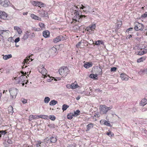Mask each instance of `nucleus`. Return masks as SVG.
<instances>
[{"instance_id":"55","label":"nucleus","mask_w":147,"mask_h":147,"mask_svg":"<svg viewBox=\"0 0 147 147\" xmlns=\"http://www.w3.org/2000/svg\"><path fill=\"white\" fill-rule=\"evenodd\" d=\"M143 55L142 51H140L138 54V55Z\"/></svg>"},{"instance_id":"18","label":"nucleus","mask_w":147,"mask_h":147,"mask_svg":"<svg viewBox=\"0 0 147 147\" xmlns=\"http://www.w3.org/2000/svg\"><path fill=\"white\" fill-rule=\"evenodd\" d=\"M14 29L16 30L19 34H20L22 33V30L18 26H14Z\"/></svg>"},{"instance_id":"13","label":"nucleus","mask_w":147,"mask_h":147,"mask_svg":"<svg viewBox=\"0 0 147 147\" xmlns=\"http://www.w3.org/2000/svg\"><path fill=\"white\" fill-rule=\"evenodd\" d=\"M120 77L123 80H127L128 78L127 76L124 74H121L120 75Z\"/></svg>"},{"instance_id":"21","label":"nucleus","mask_w":147,"mask_h":147,"mask_svg":"<svg viewBox=\"0 0 147 147\" xmlns=\"http://www.w3.org/2000/svg\"><path fill=\"white\" fill-rule=\"evenodd\" d=\"M31 17L32 19H34L35 20H41L40 18H39L38 17L33 14H32L31 15Z\"/></svg>"},{"instance_id":"62","label":"nucleus","mask_w":147,"mask_h":147,"mask_svg":"<svg viewBox=\"0 0 147 147\" xmlns=\"http://www.w3.org/2000/svg\"><path fill=\"white\" fill-rule=\"evenodd\" d=\"M51 80L50 79V78H49L48 79H47V81L48 82H51V80Z\"/></svg>"},{"instance_id":"16","label":"nucleus","mask_w":147,"mask_h":147,"mask_svg":"<svg viewBox=\"0 0 147 147\" xmlns=\"http://www.w3.org/2000/svg\"><path fill=\"white\" fill-rule=\"evenodd\" d=\"M49 34L50 32L47 30L44 31L43 32V35L45 38L48 37Z\"/></svg>"},{"instance_id":"45","label":"nucleus","mask_w":147,"mask_h":147,"mask_svg":"<svg viewBox=\"0 0 147 147\" xmlns=\"http://www.w3.org/2000/svg\"><path fill=\"white\" fill-rule=\"evenodd\" d=\"M23 104H25L27 102V100L24 98H22L21 100Z\"/></svg>"},{"instance_id":"3","label":"nucleus","mask_w":147,"mask_h":147,"mask_svg":"<svg viewBox=\"0 0 147 147\" xmlns=\"http://www.w3.org/2000/svg\"><path fill=\"white\" fill-rule=\"evenodd\" d=\"M25 77L24 76L22 75L20 77L17 78V77H15L13 79L15 80V83L16 84H22V82L25 81Z\"/></svg>"},{"instance_id":"20","label":"nucleus","mask_w":147,"mask_h":147,"mask_svg":"<svg viewBox=\"0 0 147 147\" xmlns=\"http://www.w3.org/2000/svg\"><path fill=\"white\" fill-rule=\"evenodd\" d=\"M92 64L91 63L87 62L86 63V64H85L84 66L86 68H88L90 67H92Z\"/></svg>"},{"instance_id":"30","label":"nucleus","mask_w":147,"mask_h":147,"mask_svg":"<svg viewBox=\"0 0 147 147\" xmlns=\"http://www.w3.org/2000/svg\"><path fill=\"white\" fill-rule=\"evenodd\" d=\"M39 118H42L44 119H47L49 118V117L47 115H38Z\"/></svg>"},{"instance_id":"19","label":"nucleus","mask_w":147,"mask_h":147,"mask_svg":"<svg viewBox=\"0 0 147 147\" xmlns=\"http://www.w3.org/2000/svg\"><path fill=\"white\" fill-rule=\"evenodd\" d=\"M94 124L92 123H90L86 126L87 130L86 131H89L90 129L92 128L93 127Z\"/></svg>"},{"instance_id":"15","label":"nucleus","mask_w":147,"mask_h":147,"mask_svg":"<svg viewBox=\"0 0 147 147\" xmlns=\"http://www.w3.org/2000/svg\"><path fill=\"white\" fill-rule=\"evenodd\" d=\"M59 74L63 77L64 76V68H61L59 69Z\"/></svg>"},{"instance_id":"24","label":"nucleus","mask_w":147,"mask_h":147,"mask_svg":"<svg viewBox=\"0 0 147 147\" xmlns=\"http://www.w3.org/2000/svg\"><path fill=\"white\" fill-rule=\"evenodd\" d=\"M4 3L3 4V5L4 7H7L8 6L9 4V2L8 0H6L4 1Z\"/></svg>"},{"instance_id":"6","label":"nucleus","mask_w":147,"mask_h":147,"mask_svg":"<svg viewBox=\"0 0 147 147\" xmlns=\"http://www.w3.org/2000/svg\"><path fill=\"white\" fill-rule=\"evenodd\" d=\"M57 49L54 47H53L49 50V53L53 56H55L57 54Z\"/></svg>"},{"instance_id":"49","label":"nucleus","mask_w":147,"mask_h":147,"mask_svg":"<svg viewBox=\"0 0 147 147\" xmlns=\"http://www.w3.org/2000/svg\"><path fill=\"white\" fill-rule=\"evenodd\" d=\"M13 141L11 140V139H8L7 140V142L9 144H11L12 143Z\"/></svg>"},{"instance_id":"2","label":"nucleus","mask_w":147,"mask_h":147,"mask_svg":"<svg viewBox=\"0 0 147 147\" xmlns=\"http://www.w3.org/2000/svg\"><path fill=\"white\" fill-rule=\"evenodd\" d=\"M112 108L111 107H107L105 105H101L100 106V113L102 114H105Z\"/></svg>"},{"instance_id":"64","label":"nucleus","mask_w":147,"mask_h":147,"mask_svg":"<svg viewBox=\"0 0 147 147\" xmlns=\"http://www.w3.org/2000/svg\"><path fill=\"white\" fill-rule=\"evenodd\" d=\"M67 147H74V146L73 145L71 144L70 145H69L68 146H67Z\"/></svg>"},{"instance_id":"10","label":"nucleus","mask_w":147,"mask_h":147,"mask_svg":"<svg viewBox=\"0 0 147 147\" xmlns=\"http://www.w3.org/2000/svg\"><path fill=\"white\" fill-rule=\"evenodd\" d=\"M30 33V31H27L24 35L23 38H22V40H26L28 38L29 36V33Z\"/></svg>"},{"instance_id":"23","label":"nucleus","mask_w":147,"mask_h":147,"mask_svg":"<svg viewBox=\"0 0 147 147\" xmlns=\"http://www.w3.org/2000/svg\"><path fill=\"white\" fill-rule=\"evenodd\" d=\"M37 5L39 7H43L45 6V4L41 2H39L36 4V5Z\"/></svg>"},{"instance_id":"39","label":"nucleus","mask_w":147,"mask_h":147,"mask_svg":"<svg viewBox=\"0 0 147 147\" xmlns=\"http://www.w3.org/2000/svg\"><path fill=\"white\" fill-rule=\"evenodd\" d=\"M6 132L5 131H0V136L1 137L2 135H4L5 134H6Z\"/></svg>"},{"instance_id":"59","label":"nucleus","mask_w":147,"mask_h":147,"mask_svg":"<svg viewBox=\"0 0 147 147\" xmlns=\"http://www.w3.org/2000/svg\"><path fill=\"white\" fill-rule=\"evenodd\" d=\"M21 73L22 74L24 75V76H25L26 75V72L25 73H24L23 71H21Z\"/></svg>"},{"instance_id":"17","label":"nucleus","mask_w":147,"mask_h":147,"mask_svg":"<svg viewBox=\"0 0 147 147\" xmlns=\"http://www.w3.org/2000/svg\"><path fill=\"white\" fill-rule=\"evenodd\" d=\"M102 70L100 67L97 68L96 69V73L98 74L101 75L102 74Z\"/></svg>"},{"instance_id":"1","label":"nucleus","mask_w":147,"mask_h":147,"mask_svg":"<svg viewBox=\"0 0 147 147\" xmlns=\"http://www.w3.org/2000/svg\"><path fill=\"white\" fill-rule=\"evenodd\" d=\"M73 14H74V16L73 18V22H71V23H72V22H74L75 23L76 22H79L81 18L82 19L83 17H86L84 15H81L79 11L76 10L74 11L73 13L72 14V15Z\"/></svg>"},{"instance_id":"27","label":"nucleus","mask_w":147,"mask_h":147,"mask_svg":"<svg viewBox=\"0 0 147 147\" xmlns=\"http://www.w3.org/2000/svg\"><path fill=\"white\" fill-rule=\"evenodd\" d=\"M146 59L145 57H142L137 60V62L138 63H140L141 62L145 60Z\"/></svg>"},{"instance_id":"29","label":"nucleus","mask_w":147,"mask_h":147,"mask_svg":"<svg viewBox=\"0 0 147 147\" xmlns=\"http://www.w3.org/2000/svg\"><path fill=\"white\" fill-rule=\"evenodd\" d=\"M8 111L9 113H11V114H12L13 112V108L10 105L9 107Z\"/></svg>"},{"instance_id":"33","label":"nucleus","mask_w":147,"mask_h":147,"mask_svg":"<svg viewBox=\"0 0 147 147\" xmlns=\"http://www.w3.org/2000/svg\"><path fill=\"white\" fill-rule=\"evenodd\" d=\"M50 141L52 143H55L57 141L56 139L55 138H54V137H52L51 138H50Z\"/></svg>"},{"instance_id":"52","label":"nucleus","mask_w":147,"mask_h":147,"mask_svg":"<svg viewBox=\"0 0 147 147\" xmlns=\"http://www.w3.org/2000/svg\"><path fill=\"white\" fill-rule=\"evenodd\" d=\"M65 71H66V73H67V74L69 72V70L68 68L67 67H65Z\"/></svg>"},{"instance_id":"4","label":"nucleus","mask_w":147,"mask_h":147,"mask_svg":"<svg viewBox=\"0 0 147 147\" xmlns=\"http://www.w3.org/2000/svg\"><path fill=\"white\" fill-rule=\"evenodd\" d=\"M9 92L11 96V98H15L18 92L17 89L15 88H12L9 90Z\"/></svg>"},{"instance_id":"40","label":"nucleus","mask_w":147,"mask_h":147,"mask_svg":"<svg viewBox=\"0 0 147 147\" xmlns=\"http://www.w3.org/2000/svg\"><path fill=\"white\" fill-rule=\"evenodd\" d=\"M39 26L42 29L44 28V24L43 23H40L39 24Z\"/></svg>"},{"instance_id":"36","label":"nucleus","mask_w":147,"mask_h":147,"mask_svg":"<svg viewBox=\"0 0 147 147\" xmlns=\"http://www.w3.org/2000/svg\"><path fill=\"white\" fill-rule=\"evenodd\" d=\"M103 42L102 40H99L96 41L95 43V44L96 45H98L100 44H102Z\"/></svg>"},{"instance_id":"14","label":"nucleus","mask_w":147,"mask_h":147,"mask_svg":"<svg viewBox=\"0 0 147 147\" xmlns=\"http://www.w3.org/2000/svg\"><path fill=\"white\" fill-rule=\"evenodd\" d=\"M39 118V117L38 116H34L33 115H31L29 116V117L28 120L30 121H31L32 119H36Z\"/></svg>"},{"instance_id":"42","label":"nucleus","mask_w":147,"mask_h":147,"mask_svg":"<svg viewBox=\"0 0 147 147\" xmlns=\"http://www.w3.org/2000/svg\"><path fill=\"white\" fill-rule=\"evenodd\" d=\"M107 135L109 136H114V134L112 132H107Z\"/></svg>"},{"instance_id":"11","label":"nucleus","mask_w":147,"mask_h":147,"mask_svg":"<svg viewBox=\"0 0 147 147\" xmlns=\"http://www.w3.org/2000/svg\"><path fill=\"white\" fill-rule=\"evenodd\" d=\"M147 104V98H145L141 100L140 102V104L141 106H144Z\"/></svg>"},{"instance_id":"61","label":"nucleus","mask_w":147,"mask_h":147,"mask_svg":"<svg viewBox=\"0 0 147 147\" xmlns=\"http://www.w3.org/2000/svg\"><path fill=\"white\" fill-rule=\"evenodd\" d=\"M41 144V142H40V143H38V144H36V146L37 147H38L39 146H40V144Z\"/></svg>"},{"instance_id":"54","label":"nucleus","mask_w":147,"mask_h":147,"mask_svg":"<svg viewBox=\"0 0 147 147\" xmlns=\"http://www.w3.org/2000/svg\"><path fill=\"white\" fill-rule=\"evenodd\" d=\"M71 84L70 85V84H68L66 85L67 87L69 88H71Z\"/></svg>"},{"instance_id":"43","label":"nucleus","mask_w":147,"mask_h":147,"mask_svg":"<svg viewBox=\"0 0 147 147\" xmlns=\"http://www.w3.org/2000/svg\"><path fill=\"white\" fill-rule=\"evenodd\" d=\"M29 59L28 58H26L25 59L24 61V63L25 64V63H26L27 64V62L29 61Z\"/></svg>"},{"instance_id":"32","label":"nucleus","mask_w":147,"mask_h":147,"mask_svg":"<svg viewBox=\"0 0 147 147\" xmlns=\"http://www.w3.org/2000/svg\"><path fill=\"white\" fill-rule=\"evenodd\" d=\"M71 87L72 89H75L78 87V86L77 84H74V83H72L71 84Z\"/></svg>"},{"instance_id":"9","label":"nucleus","mask_w":147,"mask_h":147,"mask_svg":"<svg viewBox=\"0 0 147 147\" xmlns=\"http://www.w3.org/2000/svg\"><path fill=\"white\" fill-rule=\"evenodd\" d=\"M39 14L42 17H47L48 16V13L47 11H39Z\"/></svg>"},{"instance_id":"38","label":"nucleus","mask_w":147,"mask_h":147,"mask_svg":"<svg viewBox=\"0 0 147 147\" xmlns=\"http://www.w3.org/2000/svg\"><path fill=\"white\" fill-rule=\"evenodd\" d=\"M96 27V25L95 24H92L91 26H90V27L89 28V29L90 30H92V29H95V28Z\"/></svg>"},{"instance_id":"60","label":"nucleus","mask_w":147,"mask_h":147,"mask_svg":"<svg viewBox=\"0 0 147 147\" xmlns=\"http://www.w3.org/2000/svg\"><path fill=\"white\" fill-rule=\"evenodd\" d=\"M132 37V36L131 35H129L127 37V38H129V39L130 38Z\"/></svg>"},{"instance_id":"31","label":"nucleus","mask_w":147,"mask_h":147,"mask_svg":"<svg viewBox=\"0 0 147 147\" xmlns=\"http://www.w3.org/2000/svg\"><path fill=\"white\" fill-rule=\"evenodd\" d=\"M50 100V98L49 97H46L44 99V102L46 103H48Z\"/></svg>"},{"instance_id":"53","label":"nucleus","mask_w":147,"mask_h":147,"mask_svg":"<svg viewBox=\"0 0 147 147\" xmlns=\"http://www.w3.org/2000/svg\"><path fill=\"white\" fill-rule=\"evenodd\" d=\"M81 44V42H80L79 43H77V44L76 45V46L77 48H78L80 46V45Z\"/></svg>"},{"instance_id":"28","label":"nucleus","mask_w":147,"mask_h":147,"mask_svg":"<svg viewBox=\"0 0 147 147\" xmlns=\"http://www.w3.org/2000/svg\"><path fill=\"white\" fill-rule=\"evenodd\" d=\"M12 57L11 55L9 54L7 55H5L3 56V58L5 60H7L8 59L11 58Z\"/></svg>"},{"instance_id":"63","label":"nucleus","mask_w":147,"mask_h":147,"mask_svg":"<svg viewBox=\"0 0 147 147\" xmlns=\"http://www.w3.org/2000/svg\"><path fill=\"white\" fill-rule=\"evenodd\" d=\"M80 98V96H78L76 98V99L77 100H78Z\"/></svg>"},{"instance_id":"7","label":"nucleus","mask_w":147,"mask_h":147,"mask_svg":"<svg viewBox=\"0 0 147 147\" xmlns=\"http://www.w3.org/2000/svg\"><path fill=\"white\" fill-rule=\"evenodd\" d=\"M39 71L43 75L44 78L47 77V70L44 67H43L42 68L39 69Z\"/></svg>"},{"instance_id":"47","label":"nucleus","mask_w":147,"mask_h":147,"mask_svg":"<svg viewBox=\"0 0 147 147\" xmlns=\"http://www.w3.org/2000/svg\"><path fill=\"white\" fill-rule=\"evenodd\" d=\"M117 68L116 67H113L111 68V71H115L116 70Z\"/></svg>"},{"instance_id":"22","label":"nucleus","mask_w":147,"mask_h":147,"mask_svg":"<svg viewBox=\"0 0 147 147\" xmlns=\"http://www.w3.org/2000/svg\"><path fill=\"white\" fill-rule=\"evenodd\" d=\"M144 73L147 74V68L144 69H143L141 70L138 73L141 75H143L144 74Z\"/></svg>"},{"instance_id":"50","label":"nucleus","mask_w":147,"mask_h":147,"mask_svg":"<svg viewBox=\"0 0 147 147\" xmlns=\"http://www.w3.org/2000/svg\"><path fill=\"white\" fill-rule=\"evenodd\" d=\"M54 126L55 125H54V124H49L48 125V126L50 128H54Z\"/></svg>"},{"instance_id":"12","label":"nucleus","mask_w":147,"mask_h":147,"mask_svg":"<svg viewBox=\"0 0 147 147\" xmlns=\"http://www.w3.org/2000/svg\"><path fill=\"white\" fill-rule=\"evenodd\" d=\"M7 17V14L4 11L1 12V15L0 18L2 19H6Z\"/></svg>"},{"instance_id":"37","label":"nucleus","mask_w":147,"mask_h":147,"mask_svg":"<svg viewBox=\"0 0 147 147\" xmlns=\"http://www.w3.org/2000/svg\"><path fill=\"white\" fill-rule=\"evenodd\" d=\"M49 118L51 120L54 121L56 119V117L54 115H50L49 116Z\"/></svg>"},{"instance_id":"8","label":"nucleus","mask_w":147,"mask_h":147,"mask_svg":"<svg viewBox=\"0 0 147 147\" xmlns=\"http://www.w3.org/2000/svg\"><path fill=\"white\" fill-rule=\"evenodd\" d=\"M64 37L61 35L57 36L53 40V42L55 43H57L61 40H63Z\"/></svg>"},{"instance_id":"44","label":"nucleus","mask_w":147,"mask_h":147,"mask_svg":"<svg viewBox=\"0 0 147 147\" xmlns=\"http://www.w3.org/2000/svg\"><path fill=\"white\" fill-rule=\"evenodd\" d=\"M105 125H106L107 126H111V125L110 124V123L109 122H108V121H105Z\"/></svg>"},{"instance_id":"48","label":"nucleus","mask_w":147,"mask_h":147,"mask_svg":"<svg viewBox=\"0 0 147 147\" xmlns=\"http://www.w3.org/2000/svg\"><path fill=\"white\" fill-rule=\"evenodd\" d=\"M20 40V38L19 37H18L16 38L14 40V42L15 43H17Z\"/></svg>"},{"instance_id":"46","label":"nucleus","mask_w":147,"mask_h":147,"mask_svg":"<svg viewBox=\"0 0 147 147\" xmlns=\"http://www.w3.org/2000/svg\"><path fill=\"white\" fill-rule=\"evenodd\" d=\"M82 7L80 8V9H83V11L85 12H87V11H86V7L82 5Z\"/></svg>"},{"instance_id":"25","label":"nucleus","mask_w":147,"mask_h":147,"mask_svg":"<svg viewBox=\"0 0 147 147\" xmlns=\"http://www.w3.org/2000/svg\"><path fill=\"white\" fill-rule=\"evenodd\" d=\"M57 101L55 100H51L49 102L50 105H54L57 103Z\"/></svg>"},{"instance_id":"35","label":"nucleus","mask_w":147,"mask_h":147,"mask_svg":"<svg viewBox=\"0 0 147 147\" xmlns=\"http://www.w3.org/2000/svg\"><path fill=\"white\" fill-rule=\"evenodd\" d=\"M73 116H74V115L73 113H70L67 115V117L68 119H70L72 118Z\"/></svg>"},{"instance_id":"41","label":"nucleus","mask_w":147,"mask_h":147,"mask_svg":"<svg viewBox=\"0 0 147 147\" xmlns=\"http://www.w3.org/2000/svg\"><path fill=\"white\" fill-rule=\"evenodd\" d=\"M29 37L30 38H34L35 37V34L34 33H31L30 35H29Z\"/></svg>"},{"instance_id":"56","label":"nucleus","mask_w":147,"mask_h":147,"mask_svg":"<svg viewBox=\"0 0 147 147\" xmlns=\"http://www.w3.org/2000/svg\"><path fill=\"white\" fill-rule=\"evenodd\" d=\"M132 29H133V28H129L128 29H127L126 30V32H129V31H131V30Z\"/></svg>"},{"instance_id":"26","label":"nucleus","mask_w":147,"mask_h":147,"mask_svg":"<svg viewBox=\"0 0 147 147\" xmlns=\"http://www.w3.org/2000/svg\"><path fill=\"white\" fill-rule=\"evenodd\" d=\"M80 112V111L79 110H77L76 111H75L74 113H72L74 115V117H76L78 115Z\"/></svg>"},{"instance_id":"34","label":"nucleus","mask_w":147,"mask_h":147,"mask_svg":"<svg viewBox=\"0 0 147 147\" xmlns=\"http://www.w3.org/2000/svg\"><path fill=\"white\" fill-rule=\"evenodd\" d=\"M90 77L93 79H97V74H91L90 76Z\"/></svg>"},{"instance_id":"51","label":"nucleus","mask_w":147,"mask_h":147,"mask_svg":"<svg viewBox=\"0 0 147 147\" xmlns=\"http://www.w3.org/2000/svg\"><path fill=\"white\" fill-rule=\"evenodd\" d=\"M105 120H101L100 121V122L101 124H105Z\"/></svg>"},{"instance_id":"58","label":"nucleus","mask_w":147,"mask_h":147,"mask_svg":"<svg viewBox=\"0 0 147 147\" xmlns=\"http://www.w3.org/2000/svg\"><path fill=\"white\" fill-rule=\"evenodd\" d=\"M143 17L146 18L147 17V12H146L143 15Z\"/></svg>"},{"instance_id":"57","label":"nucleus","mask_w":147,"mask_h":147,"mask_svg":"<svg viewBox=\"0 0 147 147\" xmlns=\"http://www.w3.org/2000/svg\"><path fill=\"white\" fill-rule=\"evenodd\" d=\"M69 107V106L65 104V111L66 110V109Z\"/></svg>"},{"instance_id":"5","label":"nucleus","mask_w":147,"mask_h":147,"mask_svg":"<svg viewBox=\"0 0 147 147\" xmlns=\"http://www.w3.org/2000/svg\"><path fill=\"white\" fill-rule=\"evenodd\" d=\"M135 26L134 27V29L136 31H138L139 30H143L144 26L142 24L136 22L135 23Z\"/></svg>"}]
</instances>
